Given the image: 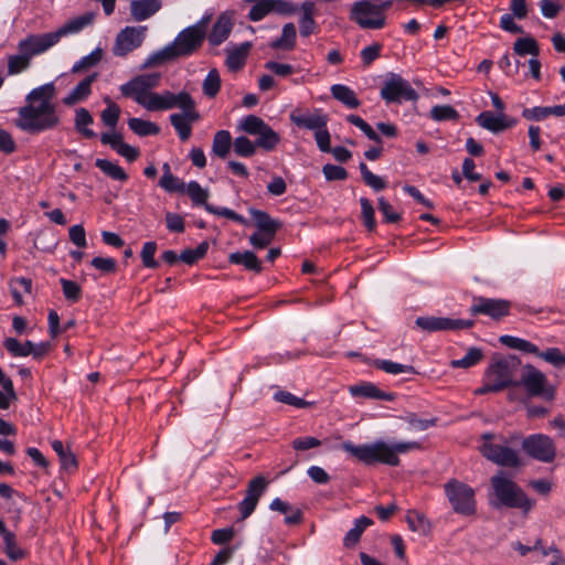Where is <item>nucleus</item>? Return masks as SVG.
<instances>
[{
    "label": "nucleus",
    "mask_w": 565,
    "mask_h": 565,
    "mask_svg": "<svg viewBox=\"0 0 565 565\" xmlns=\"http://www.w3.org/2000/svg\"><path fill=\"white\" fill-rule=\"evenodd\" d=\"M55 95L56 88L53 83L33 88L25 97L26 105L18 110L15 127L31 135L56 128L61 119L53 103Z\"/></svg>",
    "instance_id": "obj_1"
},
{
    "label": "nucleus",
    "mask_w": 565,
    "mask_h": 565,
    "mask_svg": "<svg viewBox=\"0 0 565 565\" xmlns=\"http://www.w3.org/2000/svg\"><path fill=\"white\" fill-rule=\"evenodd\" d=\"M206 23L207 20L202 19L198 23L183 29L178 33L172 43L151 53L141 65V68L162 65L167 62L194 54L205 39Z\"/></svg>",
    "instance_id": "obj_2"
},
{
    "label": "nucleus",
    "mask_w": 565,
    "mask_h": 565,
    "mask_svg": "<svg viewBox=\"0 0 565 565\" xmlns=\"http://www.w3.org/2000/svg\"><path fill=\"white\" fill-rule=\"evenodd\" d=\"M343 450L352 455L365 465L383 463L397 467L401 463L399 455L407 454L422 448L418 441H396L388 444L384 440H376L372 444L355 446L351 441L342 444Z\"/></svg>",
    "instance_id": "obj_3"
},
{
    "label": "nucleus",
    "mask_w": 565,
    "mask_h": 565,
    "mask_svg": "<svg viewBox=\"0 0 565 565\" xmlns=\"http://www.w3.org/2000/svg\"><path fill=\"white\" fill-rule=\"evenodd\" d=\"M520 365V359L514 355L494 358L484 371L482 385L475 394L499 393L509 387H516Z\"/></svg>",
    "instance_id": "obj_4"
},
{
    "label": "nucleus",
    "mask_w": 565,
    "mask_h": 565,
    "mask_svg": "<svg viewBox=\"0 0 565 565\" xmlns=\"http://www.w3.org/2000/svg\"><path fill=\"white\" fill-rule=\"evenodd\" d=\"M491 488L495 497V508L520 509L527 513L534 505V501L527 498L525 492L504 471H499L490 479Z\"/></svg>",
    "instance_id": "obj_5"
},
{
    "label": "nucleus",
    "mask_w": 565,
    "mask_h": 565,
    "mask_svg": "<svg viewBox=\"0 0 565 565\" xmlns=\"http://www.w3.org/2000/svg\"><path fill=\"white\" fill-rule=\"evenodd\" d=\"M394 0H360L352 4L350 20L364 30L383 29L386 22L385 12Z\"/></svg>",
    "instance_id": "obj_6"
},
{
    "label": "nucleus",
    "mask_w": 565,
    "mask_h": 565,
    "mask_svg": "<svg viewBox=\"0 0 565 565\" xmlns=\"http://www.w3.org/2000/svg\"><path fill=\"white\" fill-rule=\"evenodd\" d=\"M516 386H522L530 397H540L547 402L555 398V387L550 384L546 375L532 364L523 366Z\"/></svg>",
    "instance_id": "obj_7"
},
{
    "label": "nucleus",
    "mask_w": 565,
    "mask_h": 565,
    "mask_svg": "<svg viewBox=\"0 0 565 565\" xmlns=\"http://www.w3.org/2000/svg\"><path fill=\"white\" fill-rule=\"evenodd\" d=\"M445 494L452 510L462 515L476 513L475 490L457 479H450L444 484Z\"/></svg>",
    "instance_id": "obj_8"
},
{
    "label": "nucleus",
    "mask_w": 565,
    "mask_h": 565,
    "mask_svg": "<svg viewBox=\"0 0 565 565\" xmlns=\"http://www.w3.org/2000/svg\"><path fill=\"white\" fill-rule=\"evenodd\" d=\"M160 78L159 73L141 74L122 84L119 89L122 96L132 98L147 109L148 100L151 99V94H154L151 89L159 85Z\"/></svg>",
    "instance_id": "obj_9"
},
{
    "label": "nucleus",
    "mask_w": 565,
    "mask_h": 565,
    "mask_svg": "<svg viewBox=\"0 0 565 565\" xmlns=\"http://www.w3.org/2000/svg\"><path fill=\"white\" fill-rule=\"evenodd\" d=\"M380 96L386 104H402L403 102H416L419 98L417 92L399 74L390 73L380 90Z\"/></svg>",
    "instance_id": "obj_10"
},
{
    "label": "nucleus",
    "mask_w": 565,
    "mask_h": 565,
    "mask_svg": "<svg viewBox=\"0 0 565 565\" xmlns=\"http://www.w3.org/2000/svg\"><path fill=\"white\" fill-rule=\"evenodd\" d=\"M492 437L491 434L482 435L483 443L480 446L482 456L501 467H519L521 461L518 451L507 445L493 443Z\"/></svg>",
    "instance_id": "obj_11"
},
{
    "label": "nucleus",
    "mask_w": 565,
    "mask_h": 565,
    "mask_svg": "<svg viewBox=\"0 0 565 565\" xmlns=\"http://www.w3.org/2000/svg\"><path fill=\"white\" fill-rule=\"evenodd\" d=\"M523 451L531 458L550 463L556 457V447L553 439L544 434H533L522 440Z\"/></svg>",
    "instance_id": "obj_12"
},
{
    "label": "nucleus",
    "mask_w": 565,
    "mask_h": 565,
    "mask_svg": "<svg viewBox=\"0 0 565 565\" xmlns=\"http://www.w3.org/2000/svg\"><path fill=\"white\" fill-rule=\"evenodd\" d=\"M146 25L126 26L118 32L113 45V54L125 57L136 49L140 47L146 39Z\"/></svg>",
    "instance_id": "obj_13"
},
{
    "label": "nucleus",
    "mask_w": 565,
    "mask_h": 565,
    "mask_svg": "<svg viewBox=\"0 0 565 565\" xmlns=\"http://www.w3.org/2000/svg\"><path fill=\"white\" fill-rule=\"evenodd\" d=\"M195 102L192 96L186 92L173 94L170 90H164L161 94H151V99L148 100L149 111L168 110L172 108L189 109L194 108Z\"/></svg>",
    "instance_id": "obj_14"
},
{
    "label": "nucleus",
    "mask_w": 565,
    "mask_h": 565,
    "mask_svg": "<svg viewBox=\"0 0 565 565\" xmlns=\"http://www.w3.org/2000/svg\"><path fill=\"white\" fill-rule=\"evenodd\" d=\"M415 324L423 331L433 333L439 331H456L473 327V320L454 319L448 317L423 316L415 320Z\"/></svg>",
    "instance_id": "obj_15"
},
{
    "label": "nucleus",
    "mask_w": 565,
    "mask_h": 565,
    "mask_svg": "<svg viewBox=\"0 0 565 565\" xmlns=\"http://www.w3.org/2000/svg\"><path fill=\"white\" fill-rule=\"evenodd\" d=\"M511 302L504 299L475 297L470 307L471 315H484L499 320L510 313Z\"/></svg>",
    "instance_id": "obj_16"
},
{
    "label": "nucleus",
    "mask_w": 565,
    "mask_h": 565,
    "mask_svg": "<svg viewBox=\"0 0 565 565\" xmlns=\"http://www.w3.org/2000/svg\"><path fill=\"white\" fill-rule=\"evenodd\" d=\"M267 487L268 481L263 476H257L249 480L245 498L238 503V511L242 519H247L252 515Z\"/></svg>",
    "instance_id": "obj_17"
},
{
    "label": "nucleus",
    "mask_w": 565,
    "mask_h": 565,
    "mask_svg": "<svg viewBox=\"0 0 565 565\" xmlns=\"http://www.w3.org/2000/svg\"><path fill=\"white\" fill-rule=\"evenodd\" d=\"M57 43V35L53 32L44 34H32L21 40L18 44L20 53H24L30 60L44 53Z\"/></svg>",
    "instance_id": "obj_18"
},
{
    "label": "nucleus",
    "mask_w": 565,
    "mask_h": 565,
    "mask_svg": "<svg viewBox=\"0 0 565 565\" xmlns=\"http://www.w3.org/2000/svg\"><path fill=\"white\" fill-rule=\"evenodd\" d=\"M290 120L299 128L311 130L313 132L328 126L329 116L321 108H316L311 113H301L300 110H294L290 116Z\"/></svg>",
    "instance_id": "obj_19"
},
{
    "label": "nucleus",
    "mask_w": 565,
    "mask_h": 565,
    "mask_svg": "<svg viewBox=\"0 0 565 565\" xmlns=\"http://www.w3.org/2000/svg\"><path fill=\"white\" fill-rule=\"evenodd\" d=\"M476 122L493 134H499L507 129L514 127L518 120L504 113L493 114L490 110H484L476 117Z\"/></svg>",
    "instance_id": "obj_20"
},
{
    "label": "nucleus",
    "mask_w": 565,
    "mask_h": 565,
    "mask_svg": "<svg viewBox=\"0 0 565 565\" xmlns=\"http://www.w3.org/2000/svg\"><path fill=\"white\" fill-rule=\"evenodd\" d=\"M199 118L200 115L194 107L183 109L181 114L175 113L170 115V122L178 132L179 138L182 141H186L192 132L191 122L196 121Z\"/></svg>",
    "instance_id": "obj_21"
},
{
    "label": "nucleus",
    "mask_w": 565,
    "mask_h": 565,
    "mask_svg": "<svg viewBox=\"0 0 565 565\" xmlns=\"http://www.w3.org/2000/svg\"><path fill=\"white\" fill-rule=\"evenodd\" d=\"M130 15L137 22L146 21L162 8V0H131Z\"/></svg>",
    "instance_id": "obj_22"
},
{
    "label": "nucleus",
    "mask_w": 565,
    "mask_h": 565,
    "mask_svg": "<svg viewBox=\"0 0 565 565\" xmlns=\"http://www.w3.org/2000/svg\"><path fill=\"white\" fill-rule=\"evenodd\" d=\"M300 11L299 17V31L300 35L307 38L317 32L318 25L315 21L316 4L312 1H305L298 9Z\"/></svg>",
    "instance_id": "obj_23"
},
{
    "label": "nucleus",
    "mask_w": 565,
    "mask_h": 565,
    "mask_svg": "<svg viewBox=\"0 0 565 565\" xmlns=\"http://www.w3.org/2000/svg\"><path fill=\"white\" fill-rule=\"evenodd\" d=\"M349 392L353 397H364L380 401H393L394 394L380 390L375 384L364 382L361 384L352 385L349 387Z\"/></svg>",
    "instance_id": "obj_24"
},
{
    "label": "nucleus",
    "mask_w": 565,
    "mask_h": 565,
    "mask_svg": "<svg viewBox=\"0 0 565 565\" xmlns=\"http://www.w3.org/2000/svg\"><path fill=\"white\" fill-rule=\"evenodd\" d=\"M233 22L231 15L222 13L212 26V30L207 36L209 42L213 46L222 44L231 34Z\"/></svg>",
    "instance_id": "obj_25"
},
{
    "label": "nucleus",
    "mask_w": 565,
    "mask_h": 565,
    "mask_svg": "<svg viewBox=\"0 0 565 565\" xmlns=\"http://www.w3.org/2000/svg\"><path fill=\"white\" fill-rule=\"evenodd\" d=\"M97 73L90 74L83 78L64 98L66 106H73L85 100L92 93V84L96 81Z\"/></svg>",
    "instance_id": "obj_26"
},
{
    "label": "nucleus",
    "mask_w": 565,
    "mask_h": 565,
    "mask_svg": "<svg viewBox=\"0 0 565 565\" xmlns=\"http://www.w3.org/2000/svg\"><path fill=\"white\" fill-rule=\"evenodd\" d=\"M94 20V13L87 12L83 15L76 17L70 21H67L64 25H62L58 30L53 32L57 35V42L62 36L74 34L82 31L84 28L89 25Z\"/></svg>",
    "instance_id": "obj_27"
},
{
    "label": "nucleus",
    "mask_w": 565,
    "mask_h": 565,
    "mask_svg": "<svg viewBox=\"0 0 565 565\" xmlns=\"http://www.w3.org/2000/svg\"><path fill=\"white\" fill-rule=\"evenodd\" d=\"M228 262L234 265H242L245 269L260 273L262 263L255 253L250 250L235 252L228 255Z\"/></svg>",
    "instance_id": "obj_28"
},
{
    "label": "nucleus",
    "mask_w": 565,
    "mask_h": 565,
    "mask_svg": "<svg viewBox=\"0 0 565 565\" xmlns=\"http://www.w3.org/2000/svg\"><path fill=\"white\" fill-rule=\"evenodd\" d=\"M330 90L333 98L349 108H358L361 104L354 90L347 85L334 84L331 86Z\"/></svg>",
    "instance_id": "obj_29"
},
{
    "label": "nucleus",
    "mask_w": 565,
    "mask_h": 565,
    "mask_svg": "<svg viewBox=\"0 0 565 565\" xmlns=\"http://www.w3.org/2000/svg\"><path fill=\"white\" fill-rule=\"evenodd\" d=\"M249 213L253 216L259 232L270 234V235L276 234L280 224H279V222L271 218L268 213L260 211V210H256V209H249Z\"/></svg>",
    "instance_id": "obj_30"
},
{
    "label": "nucleus",
    "mask_w": 565,
    "mask_h": 565,
    "mask_svg": "<svg viewBox=\"0 0 565 565\" xmlns=\"http://www.w3.org/2000/svg\"><path fill=\"white\" fill-rule=\"evenodd\" d=\"M373 524V521L367 516H360L354 521V526L345 534L343 545L345 547L354 546L361 539L363 532Z\"/></svg>",
    "instance_id": "obj_31"
},
{
    "label": "nucleus",
    "mask_w": 565,
    "mask_h": 565,
    "mask_svg": "<svg viewBox=\"0 0 565 565\" xmlns=\"http://www.w3.org/2000/svg\"><path fill=\"white\" fill-rule=\"evenodd\" d=\"M232 136L228 130H218L215 132L212 142V152L224 159L227 157L232 146Z\"/></svg>",
    "instance_id": "obj_32"
},
{
    "label": "nucleus",
    "mask_w": 565,
    "mask_h": 565,
    "mask_svg": "<svg viewBox=\"0 0 565 565\" xmlns=\"http://www.w3.org/2000/svg\"><path fill=\"white\" fill-rule=\"evenodd\" d=\"M297 31L294 23L289 22L282 26L281 35L270 43L273 49L292 50L296 45Z\"/></svg>",
    "instance_id": "obj_33"
},
{
    "label": "nucleus",
    "mask_w": 565,
    "mask_h": 565,
    "mask_svg": "<svg viewBox=\"0 0 565 565\" xmlns=\"http://www.w3.org/2000/svg\"><path fill=\"white\" fill-rule=\"evenodd\" d=\"M128 127L139 137L156 136L160 132L157 124L136 117L128 119Z\"/></svg>",
    "instance_id": "obj_34"
},
{
    "label": "nucleus",
    "mask_w": 565,
    "mask_h": 565,
    "mask_svg": "<svg viewBox=\"0 0 565 565\" xmlns=\"http://www.w3.org/2000/svg\"><path fill=\"white\" fill-rule=\"evenodd\" d=\"M93 121V116L86 108L81 107L75 110V128L87 139L96 137L95 131L88 128Z\"/></svg>",
    "instance_id": "obj_35"
},
{
    "label": "nucleus",
    "mask_w": 565,
    "mask_h": 565,
    "mask_svg": "<svg viewBox=\"0 0 565 565\" xmlns=\"http://www.w3.org/2000/svg\"><path fill=\"white\" fill-rule=\"evenodd\" d=\"M279 142L280 136L269 125L265 126L255 140L256 148L265 151H273Z\"/></svg>",
    "instance_id": "obj_36"
},
{
    "label": "nucleus",
    "mask_w": 565,
    "mask_h": 565,
    "mask_svg": "<svg viewBox=\"0 0 565 565\" xmlns=\"http://www.w3.org/2000/svg\"><path fill=\"white\" fill-rule=\"evenodd\" d=\"M3 552L12 562L23 559L28 555V552L17 543V537L13 532L6 533L3 537Z\"/></svg>",
    "instance_id": "obj_37"
},
{
    "label": "nucleus",
    "mask_w": 565,
    "mask_h": 565,
    "mask_svg": "<svg viewBox=\"0 0 565 565\" xmlns=\"http://www.w3.org/2000/svg\"><path fill=\"white\" fill-rule=\"evenodd\" d=\"M95 166L113 180L121 182L128 180V174L125 172V170L117 163H114L107 159H96Z\"/></svg>",
    "instance_id": "obj_38"
},
{
    "label": "nucleus",
    "mask_w": 565,
    "mask_h": 565,
    "mask_svg": "<svg viewBox=\"0 0 565 565\" xmlns=\"http://www.w3.org/2000/svg\"><path fill=\"white\" fill-rule=\"evenodd\" d=\"M405 520L413 532H417L420 535H426L430 532V523L423 513L408 511Z\"/></svg>",
    "instance_id": "obj_39"
},
{
    "label": "nucleus",
    "mask_w": 565,
    "mask_h": 565,
    "mask_svg": "<svg viewBox=\"0 0 565 565\" xmlns=\"http://www.w3.org/2000/svg\"><path fill=\"white\" fill-rule=\"evenodd\" d=\"M483 359V352L481 349L472 347L469 348L463 358L450 361L452 369H469L477 365Z\"/></svg>",
    "instance_id": "obj_40"
},
{
    "label": "nucleus",
    "mask_w": 565,
    "mask_h": 565,
    "mask_svg": "<svg viewBox=\"0 0 565 565\" xmlns=\"http://www.w3.org/2000/svg\"><path fill=\"white\" fill-rule=\"evenodd\" d=\"M499 340L503 345H505L510 349L519 350V351H522L525 353H531V354L539 352L537 345H535L534 343H532L525 339L505 334V335H501Z\"/></svg>",
    "instance_id": "obj_41"
},
{
    "label": "nucleus",
    "mask_w": 565,
    "mask_h": 565,
    "mask_svg": "<svg viewBox=\"0 0 565 565\" xmlns=\"http://www.w3.org/2000/svg\"><path fill=\"white\" fill-rule=\"evenodd\" d=\"M10 290L17 305H22V294H30L32 290V280L26 277H18L11 280Z\"/></svg>",
    "instance_id": "obj_42"
},
{
    "label": "nucleus",
    "mask_w": 565,
    "mask_h": 565,
    "mask_svg": "<svg viewBox=\"0 0 565 565\" xmlns=\"http://www.w3.org/2000/svg\"><path fill=\"white\" fill-rule=\"evenodd\" d=\"M374 365L376 369L382 370L388 374H401V373H409V374H416L414 366L401 364L397 362H393L391 360H376L374 362Z\"/></svg>",
    "instance_id": "obj_43"
},
{
    "label": "nucleus",
    "mask_w": 565,
    "mask_h": 565,
    "mask_svg": "<svg viewBox=\"0 0 565 565\" xmlns=\"http://www.w3.org/2000/svg\"><path fill=\"white\" fill-rule=\"evenodd\" d=\"M104 102L107 104V107L102 111L100 118L107 127L115 128L120 117V107L109 97H105Z\"/></svg>",
    "instance_id": "obj_44"
},
{
    "label": "nucleus",
    "mask_w": 565,
    "mask_h": 565,
    "mask_svg": "<svg viewBox=\"0 0 565 565\" xmlns=\"http://www.w3.org/2000/svg\"><path fill=\"white\" fill-rule=\"evenodd\" d=\"M221 88V77L220 73L216 68H212L209 71L207 75L205 76L202 89L205 96L209 98H214Z\"/></svg>",
    "instance_id": "obj_45"
},
{
    "label": "nucleus",
    "mask_w": 565,
    "mask_h": 565,
    "mask_svg": "<svg viewBox=\"0 0 565 565\" xmlns=\"http://www.w3.org/2000/svg\"><path fill=\"white\" fill-rule=\"evenodd\" d=\"M513 51L519 56H524L526 54L537 56L540 54L537 42L531 36L518 39L513 44Z\"/></svg>",
    "instance_id": "obj_46"
},
{
    "label": "nucleus",
    "mask_w": 565,
    "mask_h": 565,
    "mask_svg": "<svg viewBox=\"0 0 565 565\" xmlns=\"http://www.w3.org/2000/svg\"><path fill=\"white\" fill-rule=\"evenodd\" d=\"M534 354L556 369L565 366V352H562L558 348H548L545 351L539 350Z\"/></svg>",
    "instance_id": "obj_47"
},
{
    "label": "nucleus",
    "mask_w": 565,
    "mask_h": 565,
    "mask_svg": "<svg viewBox=\"0 0 565 565\" xmlns=\"http://www.w3.org/2000/svg\"><path fill=\"white\" fill-rule=\"evenodd\" d=\"M102 57L103 50L100 47H96L88 55L83 56L73 65L72 73H78L84 70L96 66L102 61Z\"/></svg>",
    "instance_id": "obj_48"
},
{
    "label": "nucleus",
    "mask_w": 565,
    "mask_h": 565,
    "mask_svg": "<svg viewBox=\"0 0 565 565\" xmlns=\"http://www.w3.org/2000/svg\"><path fill=\"white\" fill-rule=\"evenodd\" d=\"M267 125L260 117L248 115L241 120L238 128L248 135L257 136Z\"/></svg>",
    "instance_id": "obj_49"
},
{
    "label": "nucleus",
    "mask_w": 565,
    "mask_h": 565,
    "mask_svg": "<svg viewBox=\"0 0 565 565\" xmlns=\"http://www.w3.org/2000/svg\"><path fill=\"white\" fill-rule=\"evenodd\" d=\"M430 118L435 121H456L459 113L450 105H436L430 109Z\"/></svg>",
    "instance_id": "obj_50"
},
{
    "label": "nucleus",
    "mask_w": 565,
    "mask_h": 565,
    "mask_svg": "<svg viewBox=\"0 0 565 565\" xmlns=\"http://www.w3.org/2000/svg\"><path fill=\"white\" fill-rule=\"evenodd\" d=\"M4 348L14 356H28L31 354V349H33L32 341H25L21 343L19 340L14 338H8L4 340Z\"/></svg>",
    "instance_id": "obj_51"
},
{
    "label": "nucleus",
    "mask_w": 565,
    "mask_h": 565,
    "mask_svg": "<svg viewBox=\"0 0 565 565\" xmlns=\"http://www.w3.org/2000/svg\"><path fill=\"white\" fill-rule=\"evenodd\" d=\"M184 191H186V193L190 196V199L192 200L193 204L204 205V206H205V204H209L206 202V200L209 198V192H207V190L203 189L199 182L190 181L186 184Z\"/></svg>",
    "instance_id": "obj_52"
},
{
    "label": "nucleus",
    "mask_w": 565,
    "mask_h": 565,
    "mask_svg": "<svg viewBox=\"0 0 565 565\" xmlns=\"http://www.w3.org/2000/svg\"><path fill=\"white\" fill-rule=\"evenodd\" d=\"M359 169L364 183L372 188L374 191H382L386 188V182L381 177L371 172L364 162L359 164Z\"/></svg>",
    "instance_id": "obj_53"
},
{
    "label": "nucleus",
    "mask_w": 565,
    "mask_h": 565,
    "mask_svg": "<svg viewBox=\"0 0 565 565\" xmlns=\"http://www.w3.org/2000/svg\"><path fill=\"white\" fill-rule=\"evenodd\" d=\"M253 3L247 18L253 22L262 21L268 14H270L269 1L268 0H246Z\"/></svg>",
    "instance_id": "obj_54"
},
{
    "label": "nucleus",
    "mask_w": 565,
    "mask_h": 565,
    "mask_svg": "<svg viewBox=\"0 0 565 565\" xmlns=\"http://www.w3.org/2000/svg\"><path fill=\"white\" fill-rule=\"evenodd\" d=\"M234 152L244 158H249L256 152L255 141L253 142L245 136L236 137L233 141Z\"/></svg>",
    "instance_id": "obj_55"
},
{
    "label": "nucleus",
    "mask_w": 565,
    "mask_h": 565,
    "mask_svg": "<svg viewBox=\"0 0 565 565\" xmlns=\"http://www.w3.org/2000/svg\"><path fill=\"white\" fill-rule=\"evenodd\" d=\"M157 249H158V245H157L156 242H152V241L151 242H146L142 245V248H141V252H140V257H141L142 265L146 268L154 269V268L159 267V262H157L154 259V255L157 253Z\"/></svg>",
    "instance_id": "obj_56"
},
{
    "label": "nucleus",
    "mask_w": 565,
    "mask_h": 565,
    "mask_svg": "<svg viewBox=\"0 0 565 565\" xmlns=\"http://www.w3.org/2000/svg\"><path fill=\"white\" fill-rule=\"evenodd\" d=\"M52 448L60 457L63 468L70 469L77 466L75 456L64 447V444L61 440H53Z\"/></svg>",
    "instance_id": "obj_57"
},
{
    "label": "nucleus",
    "mask_w": 565,
    "mask_h": 565,
    "mask_svg": "<svg viewBox=\"0 0 565 565\" xmlns=\"http://www.w3.org/2000/svg\"><path fill=\"white\" fill-rule=\"evenodd\" d=\"M30 61L24 53L19 52V54L10 55L8 58V74L15 75L28 70Z\"/></svg>",
    "instance_id": "obj_58"
},
{
    "label": "nucleus",
    "mask_w": 565,
    "mask_h": 565,
    "mask_svg": "<svg viewBox=\"0 0 565 565\" xmlns=\"http://www.w3.org/2000/svg\"><path fill=\"white\" fill-rule=\"evenodd\" d=\"M360 204L363 224L370 232H372L376 226L374 207L366 198H361Z\"/></svg>",
    "instance_id": "obj_59"
},
{
    "label": "nucleus",
    "mask_w": 565,
    "mask_h": 565,
    "mask_svg": "<svg viewBox=\"0 0 565 565\" xmlns=\"http://www.w3.org/2000/svg\"><path fill=\"white\" fill-rule=\"evenodd\" d=\"M205 210L211 214L226 217L242 225H247V220L243 215L237 214L235 211L228 207H217L211 204H205Z\"/></svg>",
    "instance_id": "obj_60"
},
{
    "label": "nucleus",
    "mask_w": 565,
    "mask_h": 565,
    "mask_svg": "<svg viewBox=\"0 0 565 565\" xmlns=\"http://www.w3.org/2000/svg\"><path fill=\"white\" fill-rule=\"evenodd\" d=\"M270 13L279 15H292L298 11V7L288 0H268Z\"/></svg>",
    "instance_id": "obj_61"
},
{
    "label": "nucleus",
    "mask_w": 565,
    "mask_h": 565,
    "mask_svg": "<svg viewBox=\"0 0 565 565\" xmlns=\"http://www.w3.org/2000/svg\"><path fill=\"white\" fill-rule=\"evenodd\" d=\"M249 44H244L239 49H235L231 51L226 57V65L230 70H238L244 65L245 62V52H247Z\"/></svg>",
    "instance_id": "obj_62"
},
{
    "label": "nucleus",
    "mask_w": 565,
    "mask_h": 565,
    "mask_svg": "<svg viewBox=\"0 0 565 565\" xmlns=\"http://www.w3.org/2000/svg\"><path fill=\"white\" fill-rule=\"evenodd\" d=\"M60 282L66 300L77 302L82 295L81 286L77 282L65 278H61Z\"/></svg>",
    "instance_id": "obj_63"
},
{
    "label": "nucleus",
    "mask_w": 565,
    "mask_h": 565,
    "mask_svg": "<svg viewBox=\"0 0 565 565\" xmlns=\"http://www.w3.org/2000/svg\"><path fill=\"white\" fill-rule=\"evenodd\" d=\"M159 185L167 192H184L185 184L183 181L173 174L162 175L159 180Z\"/></svg>",
    "instance_id": "obj_64"
}]
</instances>
